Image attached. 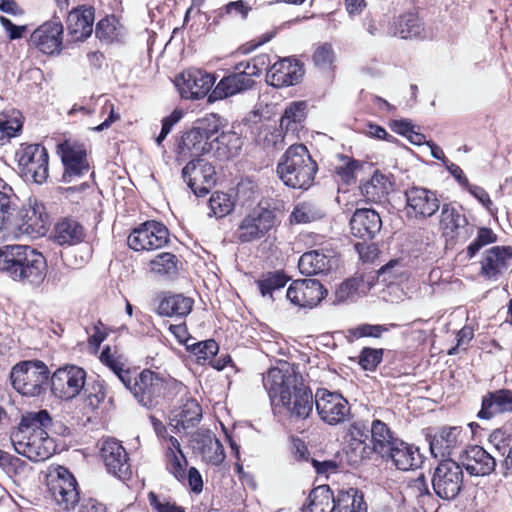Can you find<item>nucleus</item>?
Listing matches in <instances>:
<instances>
[{"instance_id":"nucleus-1","label":"nucleus","mask_w":512,"mask_h":512,"mask_svg":"<svg viewBox=\"0 0 512 512\" xmlns=\"http://www.w3.org/2000/svg\"><path fill=\"white\" fill-rule=\"evenodd\" d=\"M263 385L280 421L287 427L303 431L304 422L313 411L314 396L296 368L283 363L269 369L263 375Z\"/></svg>"},{"instance_id":"nucleus-2","label":"nucleus","mask_w":512,"mask_h":512,"mask_svg":"<svg viewBox=\"0 0 512 512\" xmlns=\"http://www.w3.org/2000/svg\"><path fill=\"white\" fill-rule=\"evenodd\" d=\"M51 425L52 418L47 410L23 414L10 434L15 451L33 462L49 459L56 451L54 440L47 433Z\"/></svg>"},{"instance_id":"nucleus-3","label":"nucleus","mask_w":512,"mask_h":512,"mask_svg":"<svg viewBox=\"0 0 512 512\" xmlns=\"http://www.w3.org/2000/svg\"><path fill=\"white\" fill-rule=\"evenodd\" d=\"M0 272L14 281L40 286L47 275V262L41 252L27 245L0 248Z\"/></svg>"},{"instance_id":"nucleus-4","label":"nucleus","mask_w":512,"mask_h":512,"mask_svg":"<svg viewBox=\"0 0 512 512\" xmlns=\"http://www.w3.org/2000/svg\"><path fill=\"white\" fill-rule=\"evenodd\" d=\"M276 171L287 187L307 190L314 183L318 165L304 144H294L280 157Z\"/></svg>"},{"instance_id":"nucleus-5","label":"nucleus","mask_w":512,"mask_h":512,"mask_svg":"<svg viewBox=\"0 0 512 512\" xmlns=\"http://www.w3.org/2000/svg\"><path fill=\"white\" fill-rule=\"evenodd\" d=\"M221 121L216 114L198 119L194 126L185 132L177 145L178 161L188 158H201L213 149V137L220 131Z\"/></svg>"},{"instance_id":"nucleus-6","label":"nucleus","mask_w":512,"mask_h":512,"mask_svg":"<svg viewBox=\"0 0 512 512\" xmlns=\"http://www.w3.org/2000/svg\"><path fill=\"white\" fill-rule=\"evenodd\" d=\"M266 55L258 56L251 62H240L235 72L223 77L209 94V101L221 100L252 89L255 77H259L266 64Z\"/></svg>"},{"instance_id":"nucleus-7","label":"nucleus","mask_w":512,"mask_h":512,"mask_svg":"<svg viewBox=\"0 0 512 512\" xmlns=\"http://www.w3.org/2000/svg\"><path fill=\"white\" fill-rule=\"evenodd\" d=\"M168 383L169 380L159 373L144 369L135 376L131 374L130 382L124 385L140 405L152 409L164 397Z\"/></svg>"},{"instance_id":"nucleus-8","label":"nucleus","mask_w":512,"mask_h":512,"mask_svg":"<svg viewBox=\"0 0 512 512\" xmlns=\"http://www.w3.org/2000/svg\"><path fill=\"white\" fill-rule=\"evenodd\" d=\"M49 378V369L39 360L16 364L10 373L13 388L24 396L40 395Z\"/></svg>"},{"instance_id":"nucleus-9","label":"nucleus","mask_w":512,"mask_h":512,"mask_svg":"<svg viewBox=\"0 0 512 512\" xmlns=\"http://www.w3.org/2000/svg\"><path fill=\"white\" fill-rule=\"evenodd\" d=\"M47 486L51 497L61 509L70 511L78 504V484L67 468L57 466L52 469L48 474Z\"/></svg>"},{"instance_id":"nucleus-10","label":"nucleus","mask_w":512,"mask_h":512,"mask_svg":"<svg viewBox=\"0 0 512 512\" xmlns=\"http://www.w3.org/2000/svg\"><path fill=\"white\" fill-rule=\"evenodd\" d=\"M16 158L22 176L37 184L44 183L49 175L48 152L40 144L21 145Z\"/></svg>"},{"instance_id":"nucleus-11","label":"nucleus","mask_w":512,"mask_h":512,"mask_svg":"<svg viewBox=\"0 0 512 512\" xmlns=\"http://www.w3.org/2000/svg\"><path fill=\"white\" fill-rule=\"evenodd\" d=\"M16 203L18 204V200ZM16 213L17 211L12 217V224L8 231H13V228H15L20 234H25L31 238L44 236L47 233L49 216L44 204L36 198L29 199L28 204L19 212L17 220L14 219Z\"/></svg>"},{"instance_id":"nucleus-12","label":"nucleus","mask_w":512,"mask_h":512,"mask_svg":"<svg viewBox=\"0 0 512 512\" xmlns=\"http://www.w3.org/2000/svg\"><path fill=\"white\" fill-rule=\"evenodd\" d=\"M463 470L452 459L441 461L434 470L432 487L434 493L443 500L455 499L463 487Z\"/></svg>"},{"instance_id":"nucleus-13","label":"nucleus","mask_w":512,"mask_h":512,"mask_svg":"<svg viewBox=\"0 0 512 512\" xmlns=\"http://www.w3.org/2000/svg\"><path fill=\"white\" fill-rule=\"evenodd\" d=\"M404 211L408 219L423 221L435 215L440 209L436 191L422 186H411L404 192Z\"/></svg>"},{"instance_id":"nucleus-14","label":"nucleus","mask_w":512,"mask_h":512,"mask_svg":"<svg viewBox=\"0 0 512 512\" xmlns=\"http://www.w3.org/2000/svg\"><path fill=\"white\" fill-rule=\"evenodd\" d=\"M314 405L319 418L331 426L343 423L350 413L348 401L340 393L325 388L316 390Z\"/></svg>"},{"instance_id":"nucleus-15","label":"nucleus","mask_w":512,"mask_h":512,"mask_svg":"<svg viewBox=\"0 0 512 512\" xmlns=\"http://www.w3.org/2000/svg\"><path fill=\"white\" fill-rule=\"evenodd\" d=\"M168 241L169 231L165 225L147 221L130 233L127 244L135 251H151L164 247Z\"/></svg>"},{"instance_id":"nucleus-16","label":"nucleus","mask_w":512,"mask_h":512,"mask_svg":"<svg viewBox=\"0 0 512 512\" xmlns=\"http://www.w3.org/2000/svg\"><path fill=\"white\" fill-rule=\"evenodd\" d=\"M51 391L62 399L75 398L83 389L86 381V372L75 365H66L57 369L51 376Z\"/></svg>"},{"instance_id":"nucleus-17","label":"nucleus","mask_w":512,"mask_h":512,"mask_svg":"<svg viewBox=\"0 0 512 512\" xmlns=\"http://www.w3.org/2000/svg\"><path fill=\"white\" fill-rule=\"evenodd\" d=\"M274 225L273 211L258 207L243 218L237 230V237L243 243L256 241L263 238Z\"/></svg>"},{"instance_id":"nucleus-18","label":"nucleus","mask_w":512,"mask_h":512,"mask_svg":"<svg viewBox=\"0 0 512 512\" xmlns=\"http://www.w3.org/2000/svg\"><path fill=\"white\" fill-rule=\"evenodd\" d=\"M182 177L196 196L203 197L215 184V168L203 158H193L182 169Z\"/></svg>"},{"instance_id":"nucleus-19","label":"nucleus","mask_w":512,"mask_h":512,"mask_svg":"<svg viewBox=\"0 0 512 512\" xmlns=\"http://www.w3.org/2000/svg\"><path fill=\"white\" fill-rule=\"evenodd\" d=\"M216 78L203 70L190 68L176 78V86L185 99H201L208 94Z\"/></svg>"},{"instance_id":"nucleus-20","label":"nucleus","mask_w":512,"mask_h":512,"mask_svg":"<svg viewBox=\"0 0 512 512\" xmlns=\"http://www.w3.org/2000/svg\"><path fill=\"white\" fill-rule=\"evenodd\" d=\"M327 295V290L316 279H300L291 283L287 299L300 308H314Z\"/></svg>"},{"instance_id":"nucleus-21","label":"nucleus","mask_w":512,"mask_h":512,"mask_svg":"<svg viewBox=\"0 0 512 512\" xmlns=\"http://www.w3.org/2000/svg\"><path fill=\"white\" fill-rule=\"evenodd\" d=\"M59 152L65 167L63 174L65 182H71L72 178L88 172L87 152L83 144L65 141L59 145Z\"/></svg>"},{"instance_id":"nucleus-22","label":"nucleus","mask_w":512,"mask_h":512,"mask_svg":"<svg viewBox=\"0 0 512 512\" xmlns=\"http://www.w3.org/2000/svg\"><path fill=\"white\" fill-rule=\"evenodd\" d=\"M101 457L109 473L120 479L131 475V465L125 448L115 439H106L102 443Z\"/></svg>"},{"instance_id":"nucleus-23","label":"nucleus","mask_w":512,"mask_h":512,"mask_svg":"<svg viewBox=\"0 0 512 512\" xmlns=\"http://www.w3.org/2000/svg\"><path fill=\"white\" fill-rule=\"evenodd\" d=\"M337 265L336 252L328 248L306 252L298 261L300 272L308 276L328 273Z\"/></svg>"},{"instance_id":"nucleus-24","label":"nucleus","mask_w":512,"mask_h":512,"mask_svg":"<svg viewBox=\"0 0 512 512\" xmlns=\"http://www.w3.org/2000/svg\"><path fill=\"white\" fill-rule=\"evenodd\" d=\"M460 460L467 473L475 477L490 475L496 467L495 458L478 445L468 447L461 454Z\"/></svg>"},{"instance_id":"nucleus-25","label":"nucleus","mask_w":512,"mask_h":512,"mask_svg":"<svg viewBox=\"0 0 512 512\" xmlns=\"http://www.w3.org/2000/svg\"><path fill=\"white\" fill-rule=\"evenodd\" d=\"M303 76V69L297 60L284 58L274 63L266 73V82L274 87L297 84Z\"/></svg>"},{"instance_id":"nucleus-26","label":"nucleus","mask_w":512,"mask_h":512,"mask_svg":"<svg viewBox=\"0 0 512 512\" xmlns=\"http://www.w3.org/2000/svg\"><path fill=\"white\" fill-rule=\"evenodd\" d=\"M63 25L59 20L45 22L31 34V43L45 54L59 52L62 45Z\"/></svg>"},{"instance_id":"nucleus-27","label":"nucleus","mask_w":512,"mask_h":512,"mask_svg":"<svg viewBox=\"0 0 512 512\" xmlns=\"http://www.w3.org/2000/svg\"><path fill=\"white\" fill-rule=\"evenodd\" d=\"M192 447L207 464L218 466L225 459L223 445L209 430L197 432L192 438Z\"/></svg>"},{"instance_id":"nucleus-28","label":"nucleus","mask_w":512,"mask_h":512,"mask_svg":"<svg viewBox=\"0 0 512 512\" xmlns=\"http://www.w3.org/2000/svg\"><path fill=\"white\" fill-rule=\"evenodd\" d=\"M512 259L511 246H495L487 250L481 262V275L488 280H497L508 268Z\"/></svg>"},{"instance_id":"nucleus-29","label":"nucleus","mask_w":512,"mask_h":512,"mask_svg":"<svg viewBox=\"0 0 512 512\" xmlns=\"http://www.w3.org/2000/svg\"><path fill=\"white\" fill-rule=\"evenodd\" d=\"M382 221L379 214L369 208L357 209L350 219L351 233L360 239H372L380 231Z\"/></svg>"},{"instance_id":"nucleus-30","label":"nucleus","mask_w":512,"mask_h":512,"mask_svg":"<svg viewBox=\"0 0 512 512\" xmlns=\"http://www.w3.org/2000/svg\"><path fill=\"white\" fill-rule=\"evenodd\" d=\"M380 457L386 461L390 460L398 470L402 471L414 469L421 463L419 449L401 439L394 443L387 454Z\"/></svg>"},{"instance_id":"nucleus-31","label":"nucleus","mask_w":512,"mask_h":512,"mask_svg":"<svg viewBox=\"0 0 512 512\" xmlns=\"http://www.w3.org/2000/svg\"><path fill=\"white\" fill-rule=\"evenodd\" d=\"M507 412H512V391L500 389L483 396L481 409L477 416L480 419L488 420L497 414Z\"/></svg>"},{"instance_id":"nucleus-32","label":"nucleus","mask_w":512,"mask_h":512,"mask_svg":"<svg viewBox=\"0 0 512 512\" xmlns=\"http://www.w3.org/2000/svg\"><path fill=\"white\" fill-rule=\"evenodd\" d=\"M93 23V8L74 9L68 14L67 30L74 41H83L92 34Z\"/></svg>"},{"instance_id":"nucleus-33","label":"nucleus","mask_w":512,"mask_h":512,"mask_svg":"<svg viewBox=\"0 0 512 512\" xmlns=\"http://www.w3.org/2000/svg\"><path fill=\"white\" fill-rule=\"evenodd\" d=\"M461 427H443L430 441V450L434 457H445L453 453V451L462 443Z\"/></svg>"},{"instance_id":"nucleus-34","label":"nucleus","mask_w":512,"mask_h":512,"mask_svg":"<svg viewBox=\"0 0 512 512\" xmlns=\"http://www.w3.org/2000/svg\"><path fill=\"white\" fill-rule=\"evenodd\" d=\"M467 219L457 208L451 204H443L440 214V228L447 237H459L462 230H465L464 239L469 234L467 230Z\"/></svg>"},{"instance_id":"nucleus-35","label":"nucleus","mask_w":512,"mask_h":512,"mask_svg":"<svg viewBox=\"0 0 512 512\" xmlns=\"http://www.w3.org/2000/svg\"><path fill=\"white\" fill-rule=\"evenodd\" d=\"M165 459L166 468L177 480L186 479L187 459L182 452L177 438L169 436L166 439Z\"/></svg>"},{"instance_id":"nucleus-36","label":"nucleus","mask_w":512,"mask_h":512,"mask_svg":"<svg viewBox=\"0 0 512 512\" xmlns=\"http://www.w3.org/2000/svg\"><path fill=\"white\" fill-rule=\"evenodd\" d=\"M251 11L252 7L248 2L244 0L231 1L211 13L208 18L211 20L209 27L218 26L225 21H244Z\"/></svg>"},{"instance_id":"nucleus-37","label":"nucleus","mask_w":512,"mask_h":512,"mask_svg":"<svg viewBox=\"0 0 512 512\" xmlns=\"http://www.w3.org/2000/svg\"><path fill=\"white\" fill-rule=\"evenodd\" d=\"M84 239V227L75 219L64 218L55 226L54 240L59 245H76Z\"/></svg>"},{"instance_id":"nucleus-38","label":"nucleus","mask_w":512,"mask_h":512,"mask_svg":"<svg viewBox=\"0 0 512 512\" xmlns=\"http://www.w3.org/2000/svg\"><path fill=\"white\" fill-rule=\"evenodd\" d=\"M370 432L373 451L379 456L387 454L393 447L394 443L400 440L394 437L387 424L379 419L372 421Z\"/></svg>"},{"instance_id":"nucleus-39","label":"nucleus","mask_w":512,"mask_h":512,"mask_svg":"<svg viewBox=\"0 0 512 512\" xmlns=\"http://www.w3.org/2000/svg\"><path fill=\"white\" fill-rule=\"evenodd\" d=\"M307 500L303 512H335L334 494L328 485L314 488Z\"/></svg>"},{"instance_id":"nucleus-40","label":"nucleus","mask_w":512,"mask_h":512,"mask_svg":"<svg viewBox=\"0 0 512 512\" xmlns=\"http://www.w3.org/2000/svg\"><path fill=\"white\" fill-rule=\"evenodd\" d=\"M193 306V300L182 294L166 295L159 303L158 313L167 317H183L188 315Z\"/></svg>"},{"instance_id":"nucleus-41","label":"nucleus","mask_w":512,"mask_h":512,"mask_svg":"<svg viewBox=\"0 0 512 512\" xmlns=\"http://www.w3.org/2000/svg\"><path fill=\"white\" fill-rule=\"evenodd\" d=\"M390 33L402 39H411L420 36L423 24L414 13L400 15L390 26Z\"/></svg>"},{"instance_id":"nucleus-42","label":"nucleus","mask_w":512,"mask_h":512,"mask_svg":"<svg viewBox=\"0 0 512 512\" xmlns=\"http://www.w3.org/2000/svg\"><path fill=\"white\" fill-rule=\"evenodd\" d=\"M17 196L6 184L0 189V238H5L17 209Z\"/></svg>"},{"instance_id":"nucleus-43","label":"nucleus","mask_w":512,"mask_h":512,"mask_svg":"<svg viewBox=\"0 0 512 512\" xmlns=\"http://www.w3.org/2000/svg\"><path fill=\"white\" fill-rule=\"evenodd\" d=\"M335 512H366L363 495L355 488L341 490L334 495Z\"/></svg>"},{"instance_id":"nucleus-44","label":"nucleus","mask_w":512,"mask_h":512,"mask_svg":"<svg viewBox=\"0 0 512 512\" xmlns=\"http://www.w3.org/2000/svg\"><path fill=\"white\" fill-rule=\"evenodd\" d=\"M391 183L381 173L375 172L373 176L360 186L362 195L370 202H380L389 193Z\"/></svg>"},{"instance_id":"nucleus-45","label":"nucleus","mask_w":512,"mask_h":512,"mask_svg":"<svg viewBox=\"0 0 512 512\" xmlns=\"http://www.w3.org/2000/svg\"><path fill=\"white\" fill-rule=\"evenodd\" d=\"M216 144V151L219 157H235L242 147V140L234 131L217 133L213 137V145Z\"/></svg>"},{"instance_id":"nucleus-46","label":"nucleus","mask_w":512,"mask_h":512,"mask_svg":"<svg viewBox=\"0 0 512 512\" xmlns=\"http://www.w3.org/2000/svg\"><path fill=\"white\" fill-rule=\"evenodd\" d=\"M305 102H292L290 103L281 119H280V127L286 133L291 132L295 133L301 127L302 122L305 119Z\"/></svg>"},{"instance_id":"nucleus-47","label":"nucleus","mask_w":512,"mask_h":512,"mask_svg":"<svg viewBox=\"0 0 512 512\" xmlns=\"http://www.w3.org/2000/svg\"><path fill=\"white\" fill-rule=\"evenodd\" d=\"M187 351L196 357L199 364H205L206 361H212L218 353L219 346L213 339L195 342L194 339L185 341Z\"/></svg>"},{"instance_id":"nucleus-48","label":"nucleus","mask_w":512,"mask_h":512,"mask_svg":"<svg viewBox=\"0 0 512 512\" xmlns=\"http://www.w3.org/2000/svg\"><path fill=\"white\" fill-rule=\"evenodd\" d=\"M324 216L321 208L311 202H301L295 205L290 214V223L292 224H306Z\"/></svg>"},{"instance_id":"nucleus-49","label":"nucleus","mask_w":512,"mask_h":512,"mask_svg":"<svg viewBox=\"0 0 512 512\" xmlns=\"http://www.w3.org/2000/svg\"><path fill=\"white\" fill-rule=\"evenodd\" d=\"M177 425L183 429L194 426L202 417V410L198 402L193 398H187L176 414Z\"/></svg>"},{"instance_id":"nucleus-50","label":"nucleus","mask_w":512,"mask_h":512,"mask_svg":"<svg viewBox=\"0 0 512 512\" xmlns=\"http://www.w3.org/2000/svg\"><path fill=\"white\" fill-rule=\"evenodd\" d=\"M101 362L107 366L113 373L119 378V380L125 384L130 382L131 372L125 368V363L122 358L111 352L109 347H106L101 355Z\"/></svg>"},{"instance_id":"nucleus-51","label":"nucleus","mask_w":512,"mask_h":512,"mask_svg":"<svg viewBox=\"0 0 512 512\" xmlns=\"http://www.w3.org/2000/svg\"><path fill=\"white\" fill-rule=\"evenodd\" d=\"M288 279L281 272H270L263 275L261 279L257 281L258 288L262 296H269L272 298L273 292L283 288Z\"/></svg>"},{"instance_id":"nucleus-52","label":"nucleus","mask_w":512,"mask_h":512,"mask_svg":"<svg viewBox=\"0 0 512 512\" xmlns=\"http://www.w3.org/2000/svg\"><path fill=\"white\" fill-rule=\"evenodd\" d=\"M150 269L159 275L174 274L177 270V258L172 253L162 252L151 260Z\"/></svg>"},{"instance_id":"nucleus-53","label":"nucleus","mask_w":512,"mask_h":512,"mask_svg":"<svg viewBox=\"0 0 512 512\" xmlns=\"http://www.w3.org/2000/svg\"><path fill=\"white\" fill-rule=\"evenodd\" d=\"M209 207L215 217L222 218L233 210L234 204L229 195L223 192H215L209 199Z\"/></svg>"},{"instance_id":"nucleus-54","label":"nucleus","mask_w":512,"mask_h":512,"mask_svg":"<svg viewBox=\"0 0 512 512\" xmlns=\"http://www.w3.org/2000/svg\"><path fill=\"white\" fill-rule=\"evenodd\" d=\"M497 241V235L486 227H481L477 231V236L473 242L467 247V256L473 258L481 248L486 245L495 243Z\"/></svg>"},{"instance_id":"nucleus-55","label":"nucleus","mask_w":512,"mask_h":512,"mask_svg":"<svg viewBox=\"0 0 512 512\" xmlns=\"http://www.w3.org/2000/svg\"><path fill=\"white\" fill-rule=\"evenodd\" d=\"M22 129V122L18 117L0 118V146L5 145L11 138L17 136Z\"/></svg>"},{"instance_id":"nucleus-56","label":"nucleus","mask_w":512,"mask_h":512,"mask_svg":"<svg viewBox=\"0 0 512 512\" xmlns=\"http://www.w3.org/2000/svg\"><path fill=\"white\" fill-rule=\"evenodd\" d=\"M410 491L416 497L418 504L424 509L433 500L423 475L413 480L410 485Z\"/></svg>"},{"instance_id":"nucleus-57","label":"nucleus","mask_w":512,"mask_h":512,"mask_svg":"<svg viewBox=\"0 0 512 512\" xmlns=\"http://www.w3.org/2000/svg\"><path fill=\"white\" fill-rule=\"evenodd\" d=\"M359 167L358 161L347 156H340V164L335 166L334 171L342 181L350 183L354 179V173Z\"/></svg>"},{"instance_id":"nucleus-58","label":"nucleus","mask_w":512,"mask_h":512,"mask_svg":"<svg viewBox=\"0 0 512 512\" xmlns=\"http://www.w3.org/2000/svg\"><path fill=\"white\" fill-rule=\"evenodd\" d=\"M372 452H374L373 447L370 448L365 441H355L349 444L347 455L352 464H359L369 458Z\"/></svg>"},{"instance_id":"nucleus-59","label":"nucleus","mask_w":512,"mask_h":512,"mask_svg":"<svg viewBox=\"0 0 512 512\" xmlns=\"http://www.w3.org/2000/svg\"><path fill=\"white\" fill-rule=\"evenodd\" d=\"M399 325L392 323L386 325L363 324L352 330V334L356 337H374L379 338L384 332H388L390 328H398Z\"/></svg>"},{"instance_id":"nucleus-60","label":"nucleus","mask_w":512,"mask_h":512,"mask_svg":"<svg viewBox=\"0 0 512 512\" xmlns=\"http://www.w3.org/2000/svg\"><path fill=\"white\" fill-rule=\"evenodd\" d=\"M333 61L334 52L330 44L324 43L315 50L313 62L318 68L322 70L329 69Z\"/></svg>"},{"instance_id":"nucleus-61","label":"nucleus","mask_w":512,"mask_h":512,"mask_svg":"<svg viewBox=\"0 0 512 512\" xmlns=\"http://www.w3.org/2000/svg\"><path fill=\"white\" fill-rule=\"evenodd\" d=\"M148 501L156 512H185L183 507L178 506L175 502H171L167 498H160L154 492L148 494Z\"/></svg>"},{"instance_id":"nucleus-62","label":"nucleus","mask_w":512,"mask_h":512,"mask_svg":"<svg viewBox=\"0 0 512 512\" xmlns=\"http://www.w3.org/2000/svg\"><path fill=\"white\" fill-rule=\"evenodd\" d=\"M382 356L381 349L364 348L359 355V364L365 370H374L381 362Z\"/></svg>"},{"instance_id":"nucleus-63","label":"nucleus","mask_w":512,"mask_h":512,"mask_svg":"<svg viewBox=\"0 0 512 512\" xmlns=\"http://www.w3.org/2000/svg\"><path fill=\"white\" fill-rule=\"evenodd\" d=\"M489 441L498 451L505 455L506 452L508 453L509 448L512 447V433L497 429L491 433Z\"/></svg>"},{"instance_id":"nucleus-64","label":"nucleus","mask_w":512,"mask_h":512,"mask_svg":"<svg viewBox=\"0 0 512 512\" xmlns=\"http://www.w3.org/2000/svg\"><path fill=\"white\" fill-rule=\"evenodd\" d=\"M359 284L360 282L356 278L342 282L335 291V301L341 303L353 297L359 289Z\"/></svg>"}]
</instances>
